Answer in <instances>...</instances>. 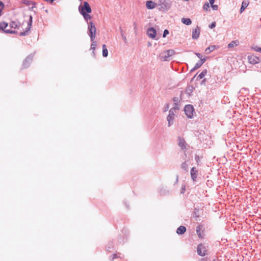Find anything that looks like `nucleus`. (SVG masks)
Returning <instances> with one entry per match:
<instances>
[{
  "instance_id": "1",
  "label": "nucleus",
  "mask_w": 261,
  "mask_h": 261,
  "mask_svg": "<svg viewBox=\"0 0 261 261\" xmlns=\"http://www.w3.org/2000/svg\"><path fill=\"white\" fill-rule=\"evenodd\" d=\"M171 0H159V5L161 6L160 11L166 12L168 11L171 6Z\"/></svg>"
},
{
  "instance_id": "2",
  "label": "nucleus",
  "mask_w": 261,
  "mask_h": 261,
  "mask_svg": "<svg viewBox=\"0 0 261 261\" xmlns=\"http://www.w3.org/2000/svg\"><path fill=\"white\" fill-rule=\"evenodd\" d=\"M79 10L81 14L84 13H90L92 12L91 7L87 2H84L83 5H80L79 7Z\"/></svg>"
},
{
  "instance_id": "3",
  "label": "nucleus",
  "mask_w": 261,
  "mask_h": 261,
  "mask_svg": "<svg viewBox=\"0 0 261 261\" xmlns=\"http://www.w3.org/2000/svg\"><path fill=\"white\" fill-rule=\"evenodd\" d=\"M88 29V34L90 37L91 41H93L95 38L96 27L92 21L89 22Z\"/></svg>"
},
{
  "instance_id": "4",
  "label": "nucleus",
  "mask_w": 261,
  "mask_h": 261,
  "mask_svg": "<svg viewBox=\"0 0 261 261\" xmlns=\"http://www.w3.org/2000/svg\"><path fill=\"white\" fill-rule=\"evenodd\" d=\"M184 111L186 115L188 118H192L193 116V112L194 111L193 106L191 105H186L184 108Z\"/></svg>"
},
{
  "instance_id": "5",
  "label": "nucleus",
  "mask_w": 261,
  "mask_h": 261,
  "mask_svg": "<svg viewBox=\"0 0 261 261\" xmlns=\"http://www.w3.org/2000/svg\"><path fill=\"white\" fill-rule=\"evenodd\" d=\"M175 51L173 49L167 50L161 54V59L164 61H167L170 57L174 55Z\"/></svg>"
},
{
  "instance_id": "6",
  "label": "nucleus",
  "mask_w": 261,
  "mask_h": 261,
  "mask_svg": "<svg viewBox=\"0 0 261 261\" xmlns=\"http://www.w3.org/2000/svg\"><path fill=\"white\" fill-rule=\"evenodd\" d=\"M197 251L199 255L204 256L206 254V247L202 244H200L197 246Z\"/></svg>"
},
{
  "instance_id": "7",
  "label": "nucleus",
  "mask_w": 261,
  "mask_h": 261,
  "mask_svg": "<svg viewBox=\"0 0 261 261\" xmlns=\"http://www.w3.org/2000/svg\"><path fill=\"white\" fill-rule=\"evenodd\" d=\"M8 26V23L5 22H0V30L3 31L5 33L8 34H15L17 33L14 30H7V28Z\"/></svg>"
},
{
  "instance_id": "8",
  "label": "nucleus",
  "mask_w": 261,
  "mask_h": 261,
  "mask_svg": "<svg viewBox=\"0 0 261 261\" xmlns=\"http://www.w3.org/2000/svg\"><path fill=\"white\" fill-rule=\"evenodd\" d=\"M33 56H34L33 55L31 54V55H29L25 59V60L23 61V62L22 63V67L23 68H28L30 66L31 63L33 61Z\"/></svg>"
},
{
  "instance_id": "9",
  "label": "nucleus",
  "mask_w": 261,
  "mask_h": 261,
  "mask_svg": "<svg viewBox=\"0 0 261 261\" xmlns=\"http://www.w3.org/2000/svg\"><path fill=\"white\" fill-rule=\"evenodd\" d=\"M33 17L32 16H30L29 21L28 23V27L26 28L25 31L21 32L19 34L21 36H27L29 34V32L31 29L32 26V22H33Z\"/></svg>"
},
{
  "instance_id": "10",
  "label": "nucleus",
  "mask_w": 261,
  "mask_h": 261,
  "mask_svg": "<svg viewBox=\"0 0 261 261\" xmlns=\"http://www.w3.org/2000/svg\"><path fill=\"white\" fill-rule=\"evenodd\" d=\"M174 114L173 112V109H171L169 112V115L167 117V121L168 122V126H170L173 123V120Z\"/></svg>"
},
{
  "instance_id": "11",
  "label": "nucleus",
  "mask_w": 261,
  "mask_h": 261,
  "mask_svg": "<svg viewBox=\"0 0 261 261\" xmlns=\"http://www.w3.org/2000/svg\"><path fill=\"white\" fill-rule=\"evenodd\" d=\"M248 60L249 63L254 65L258 63L260 61V59L258 57L254 55H250L248 56Z\"/></svg>"
},
{
  "instance_id": "12",
  "label": "nucleus",
  "mask_w": 261,
  "mask_h": 261,
  "mask_svg": "<svg viewBox=\"0 0 261 261\" xmlns=\"http://www.w3.org/2000/svg\"><path fill=\"white\" fill-rule=\"evenodd\" d=\"M147 35L152 39H154L156 35V32L154 28H149L147 31Z\"/></svg>"
},
{
  "instance_id": "13",
  "label": "nucleus",
  "mask_w": 261,
  "mask_h": 261,
  "mask_svg": "<svg viewBox=\"0 0 261 261\" xmlns=\"http://www.w3.org/2000/svg\"><path fill=\"white\" fill-rule=\"evenodd\" d=\"M200 32V29L198 26H197L196 28L192 31V39H197L199 37Z\"/></svg>"
},
{
  "instance_id": "14",
  "label": "nucleus",
  "mask_w": 261,
  "mask_h": 261,
  "mask_svg": "<svg viewBox=\"0 0 261 261\" xmlns=\"http://www.w3.org/2000/svg\"><path fill=\"white\" fill-rule=\"evenodd\" d=\"M190 174L192 179L194 182H195L196 180L198 174V170L195 167L192 168L190 171Z\"/></svg>"
},
{
  "instance_id": "15",
  "label": "nucleus",
  "mask_w": 261,
  "mask_h": 261,
  "mask_svg": "<svg viewBox=\"0 0 261 261\" xmlns=\"http://www.w3.org/2000/svg\"><path fill=\"white\" fill-rule=\"evenodd\" d=\"M178 146L182 150L187 149V148H186L187 144H186L184 138L179 137L178 138Z\"/></svg>"
},
{
  "instance_id": "16",
  "label": "nucleus",
  "mask_w": 261,
  "mask_h": 261,
  "mask_svg": "<svg viewBox=\"0 0 261 261\" xmlns=\"http://www.w3.org/2000/svg\"><path fill=\"white\" fill-rule=\"evenodd\" d=\"M206 58H203L201 59L197 63H196L194 67L193 68V69L191 70V71H193L199 68H200L202 65L205 62Z\"/></svg>"
},
{
  "instance_id": "17",
  "label": "nucleus",
  "mask_w": 261,
  "mask_h": 261,
  "mask_svg": "<svg viewBox=\"0 0 261 261\" xmlns=\"http://www.w3.org/2000/svg\"><path fill=\"white\" fill-rule=\"evenodd\" d=\"M21 3L23 4H25L27 6L33 5L32 7V9H33L34 7H35L36 3L34 2L29 1V0H22Z\"/></svg>"
},
{
  "instance_id": "18",
  "label": "nucleus",
  "mask_w": 261,
  "mask_h": 261,
  "mask_svg": "<svg viewBox=\"0 0 261 261\" xmlns=\"http://www.w3.org/2000/svg\"><path fill=\"white\" fill-rule=\"evenodd\" d=\"M146 6L148 9H152L155 8V4L151 1H148L146 2Z\"/></svg>"
},
{
  "instance_id": "19",
  "label": "nucleus",
  "mask_w": 261,
  "mask_h": 261,
  "mask_svg": "<svg viewBox=\"0 0 261 261\" xmlns=\"http://www.w3.org/2000/svg\"><path fill=\"white\" fill-rule=\"evenodd\" d=\"M186 227H185L184 226H180L177 229L176 233L178 234H182L186 232Z\"/></svg>"
},
{
  "instance_id": "20",
  "label": "nucleus",
  "mask_w": 261,
  "mask_h": 261,
  "mask_svg": "<svg viewBox=\"0 0 261 261\" xmlns=\"http://www.w3.org/2000/svg\"><path fill=\"white\" fill-rule=\"evenodd\" d=\"M91 41L92 42V44L91 45L90 49L93 50V51H92L93 56L94 57H95V53L94 52V50L95 49V48L96 46V42L95 41H94V40L93 41Z\"/></svg>"
},
{
  "instance_id": "21",
  "label": "nucleus",
  "mask_w": 261,
  "mask_h": 261,
  "mask_svg": "<svg viewBox=\"0 0 261 261\" xmlns=\"http://www.w3.org/2000/svg\"><path fill=\"white\" fill-rule=\"evenodd\" d=\"M216 48V45H211L205 49V53L206 54H208L214 50Z\"/></svg>"
},
{
  "instance_id": "22",
  "label": "nucleus",
  "mask_w": 261,
  "mask_h": 261,
  "mask_svg": "<svg viewBox=\"0 0 261 261\" xmlns=\"http://www.w3.org/2000/svg\"><path fill=\"white\" fill-rule=\"evenodd\" d=\"M108 55V51L105 44L102 45V56L103 57H107Z\"/></svg>"
},
{
  "instance_id": "23",
  "label": "nucleus",
  "mask_w": 261,
  "mask_h": 261,
  "mask_svg": "<svg viewBox=\"0 0 261 261\" xmlns=\"http://www.w3.org/2000/svg\"><path fill=\"white\" fill-rule=\"evenodd\" d=\"M181 22L186 25H190L191 24L192 21L190 18H183L181 19Z\"/></svg>"
},
{
  "instance_id": "24",
  "label": "nucleus",
  "mask_w": 261,
  "mask_h": 261,
  "mask_svg": "<svg viewBox=\"0 0 261 261\" xmlns=\"http://www.w3.org/2000/svg\"><path fill=\"white\" fill-rule=\"evenodd\" d=\"M248 6V3L245 2H243L242 4L241 7L240 8V13H242L244 10Z\"/></svg>"
},
{
  "instance_id": "25",
  "label": "nucleus",
  "mask_w": 261,
  "mask_h": 261,
  "mask_svg": "<svg viewBox=\"0 0 261 261\" xmlns=\"http://www.w3.org/2000/svg\"><path fill=\"white\" fill-rule=\"evenodd\" d=\"M206 73H207V70H203L198 75V76L197 77V80H198L202 79L203 77H204L205 76V75L206 74Z\"/></svg>"
},
{
  "instance_id": "26",
  "label": "nucleus",
  "mask_w": 261,
  "mask_h": 261,
  "mask_svg": "<svg viewBox=\"0 0 261 261\" xmlns=\"http://www.w3.org/2000/svg\"><path fill=\"white\" fill-rule=\"evenodd\" d=\"M81 15L83 16L84 19L86 22H88L89 20H90L92 18L91 16L90 15L89 13H85Z\"/></svg>"
},
{
  "instance_id": "27",
  "label": "nucleus",
  "mask_w": 261,
  "mask_h": 261,
  "mask_svg": "<svg viewBox=\"0 0 261 261\" xmlns=\"http://www.w3.org/2000/svg\"><path fill=\"white\" fill-rule=\"evenodd\" d=\"M120 31L121 35V37H122L123 40H124V41L125 43H127V40L126 37L124 35V32L121 28H120Z\"/></svg>"
},
{
  "instance_id": "28",
  "label": "nucleus",
  "mask_w": 261,
  "mask_h": 261,
  "mask_svg": "<svg viewBox=\"0 0 261 261\" xmlns=\"http://www.w3.org/2000/svg\"><path fill=\"white\" fill-rule=\"evenodd\" d=\"M181 168L185 170V171H187L188 170V165L187 164V163H186V162H185L184 163H182L181 165Z\"/></svg>"
},
{
  "instance_id": "29",
  "label": "nucleus",
  "mask_w": 261,
  "mask_h": 261,
  "mask_svg": "<svg viewBox=\"0 0 261 261\" xmlns=\"http://www.w3.org/2000/svg\"><path fill=\"white\" fill-rule=\"evenodd\" d=\"M17 23L15 21H11L10 23V27L11 29H15L17 27Z\"/></svg>"
},
{
  "instance_id": "30",
  "label": "nucleus",
  "mask_w": 261,
  "mask_h": 261,
  "mask_svg": "<svg viewBox=\"0 0 261 261\" xmlns=\"http://www.w3.org/2000/svg\"><path fill=\"white\" fill-rule=\"evenodd\" d=\"M193 217L195 218H198L199 217V210L197 208H195L194 212L193 213Z\"/></svg>"
},
{
  "instance_id": "31",
  "label": "nucleus",
  "mask_w": 261,
  "mask_h": 261,
  "mask_svg": "<svg viewBox=\"0 0 261 261\" xmlns=\"http://www.w3.org/2000/svg\"><path fill=\"white\" fill-rule=\"evenodd\" d=\"M237 45V42L236 41H233L228 44V47L229 48H232Z\"/></svg>"
},
{
  "instance_id": "32",
  "label": "nucleus",
  "mask_w": 261,
  "mask_h": 261,
  "mask_svg": "<svg viewBox=\"0 0 261 261\" xmlns=\"http://www.w3.org/2000/svg\"><path fill=\"white\" fill-rule=\"evenodd\" d=\"M252 49L257 52L260 53V51H261V47H260L257 45L252 46Z\"/></svg>"
},
{
  "instance_id": "33",
  "label": "nucleus",
  "mask_w": 261,
  "mask_h": 261,
  "mask_svg": "<svg viewBox=\"0 0 261 261\" xmlns=\"http://www.w3.org/2000/svg\"><path fill=\"white\" fill-rule=\"evenodd\" d=\"M210 8L209 4L208 3H205L203 6V9L204 10L207 11Z\"/></svg>"
},
{
  "instance_id": "34",
  "label": "nucleus",
  "mask_w": 261,
  "mask_h": 261,
  "mask_svg": "<svg viewBox=\"0 0 261 261\" xmlns=\"http://www.w3.org/2000/svg\"><path fill=\"white\" fill-rule=\"evenodd\" d=\"M169 33V31L167 29L165 30L163 32V37L164 38L166 37L167 35Z\"/></svg>"
},
{
  "instance_id": "35",
  "label": "nucleus",
  "mask_w": 261,
  "mask_h": 261,
  "mask_svg": "<svg viewBox=\"0 0 261 261\" xmlns=\"http://www.w3.org/2000/svg\"><path fill=\"white\" fill-rule=\"evenodd\" d=\"M173 101L174 102V105H176L179 101V98L178 97H174L173 99Z\"/></svg>"
},
{
  "instance_id": "36",
  "label": "nucleus",
  "mask_w": 261,
  "mask_h": 261,
  "mask_svg": "<svg viewBox=\"0 0 261 261\" xmlns=\"http://www.w3.org/2000/svg\"><path fill=\"white\" fill-rule=\"evenodd\" d=\"M169 105L168 103H166L164 108V111L166 112L169 110Z\"/></svg>"
},
{
  "instance_id": "37",
  "label": "nucleus",
  "mask_w": 261,
  "mask_h": 261,
  "mask_svg": "<svg viewBox=\"0 0 261 261\" xmlns=\"http://www.w3.org/2000/svg\"><path fill=\"white\" fill-rule=\"evenodd\" d=\"M216 27V22H212L210 25H209V28L210 29H213L215 27Z\"/></svg>"
},
{
  "instance_id": "38",
  "label": "nucleus",
  "mask_w": 261,
  "mask_h": 261,
  "mask_svg": "<svg viewBox=\"0 0 261 261\" xmlns=\"http://www.w3.org/2000/svg\"><path fill=\"white\" fill-rule=\"evenodd\" d=\"M172 109H173V112H174L176 110H177L179 109L178 107V104L177 103L176 105H174V107L172 108Z\"/></svg>"
},
{
  "instance_id": "39",
  "label": "nucleus",
  "mask_w": 261,
  "mask_h": 261,
  "mask_svg": "<svg viewBox=\"0 0 261 261\" xmlns=\"http://www.w3.org/2000/svg\"><path fill=\"white\" fill-rule=\"evenodd\" d=\"M211 6H212V7L213 9V10H218V7L217 5H214V4H213L212 5H211Z\"/></svg>"
},
{
  "instance_id": "40",
  "label": "nucleus",
  "mask_w": 261,
  "mask_h": 261,
  "mask_svg": "<svg viewBox=\"0 0 261 261\" xmlns=\"http://www.w3.org/2000/svg\"><path fill=\"white\" fill-rule=\"evenodd\" d=\"M195 54L196 55V56L199 58L200 59V60H201V59H202V55L199 54V53H195Z\"/></svg>"
},
{
  "instance_id": "41",
  "label": "nucleus",
  "mask_w": 261,
  "mask_h": 261,
  "mask_svg": "<svg viewBox=\"0 0 261 261\" xmlns=\"http://www.w3.org/2000/svg\"><path fill=\"white\" fill-rule=\"evenodd\" d=\"M186 190V187L185 186H182L181 189V193L183 194Z\"/></svg>"
},
{
  "instance_id": "42",
  "label": "nucleus",
  "mask_w": 261,
  "mask_h": 261,
  "mask_svg": "<svg viewBox=\"0 0 261 261\" xmlns=\"http://www.w3.org/2000/svg\"><path fill=\"white\" fill-rule=\"evenodd\" d=\"M196 231H197V233L199 237H200V233L199 232V227L196 228Z\"/></svg>"
},
{
  "instance_id": "43",
  "label": "nucleus",
  "mask_w": 261,
  "mask_h": 261,
  "mask_svg": "<svg viewBox=\"0 0 261 261\" xmlns=\"http://www.w3.org/2000/svg\"><path fill=\"white\" fill-rule=\"evenodd\" d=\"M117 257H118V254H114L113 255V258H112V260H113L114 258H117Z\"/></svg>"
},
{
  "instance_id": "44",
  "label": "nucleus",
  "mask_w": 261,
  "mask_h": 261,
  "mask_svg": "<svg viewBox=\"0 0 261 261\" xmlns=\"http://www.w3.org/2000/svg\"><path fill=\"white\" fill-rule=\"evenodd\" d=\"M210 3L211 5H212L214 3L215 0H209Z\"/></svg>"
},
{
  "instance_id": "45",
  "label": "nucleus",
  "mask_w": 261,
  "mask_h": 261,
  "mask_svg": "<svg viewBox=\"0 0 261 261\" xmlns=\"http://www.w3.org/2000/svg\"><path fill=\"white\" fill-rule=\"evenodd\" d=\"M45 1L49 2L50 3H53L55 0H45Z\"/></svg>"
},
{
  "instance_id": "46",
  "label": "nucleus",
  "mask_w": 261,
  "mask_h": 261,
  "mask_svg": "<svg viewBox=\"0 0 261 261\" xmlns=\"http://www.w3.org/2000/svg\"><path fill=\"white\" fill-rule=\"evenodd\" d=\"M199 159V156L198 155L195 156V160L198 162V160Z\"/></svg>"
},
{
  "instance_id": "47",
  "label": "nucleus",
  "mask_w": 261,
  "mask_h": 261,
  "mask_svg": "<svg viewBox=\"0 0 261 261\" xmlns=\"http://www.w3.org/2000/svg\"><path fill=\"white\" fill-rule=\"evenodd\" d=\"M200 261H207V259L205 258H202L201 259Z\"/></svg>"
},
{
  "instance_id": "48",
  "label": "nucleus",
  "mask_w": 261,
  "mask_h": 261,
  "mask_svg": "<svg viewBox=\"0 0 261 261\" xmlns=\"http://www.w3.org/2000/svg\"><path fill=\"white\" fill-rule=\"evenodd\" d=\"M111 249L110 246L107 247V250L110 251V249Z\"/></svg>"
},
{
  "instance_id": "49",
  "label": "nucleus",
  "mask_w": 261,
  "mask_h": 261,
  "mask_svg": "<svg viewBox=\"0 0 261 261\" xmlns=\"http://www.w3.org/2000/svg\"><path fill=\"white\" fill-rule=\"evenodd\" d=\"M134 29H136V23L135 22L134 23Z\"/></svg>"
},
{
  "instance_id": "50",
  "label": "nucleus",
  "mask_w": 261,
  "mask_h": 261,
  "mask_svg": "<svg viewBox=\"0 0 261 261\" xmlns=\"http://www.w3.org/2000/svg\"><path fill=\"white\" fill-rule=\"evenodd\" d=\"M0 5H2V6H4V4L3 3V2H2L1 1H0Z\"/></svg>"
},
{
  "instance_id": "51",
  "label": "nucleus",
  "mask_w": 261,
  "mask_h": 261,
  "mask_svg": "<svg viewBox=\"0 0 261 261\" xmlns=\"http://www.w3.org/2000/svg\"><path fill=\"white\" fill-rule=\"evenodd\" d=\"M205 81V79H204L202 80L201 84H202Z\"/></svg>"
},
{
  "instance_id": "52",
  "label": "nucleus",
  "mask_w": 261,
  "mask_h": 261,
  "mask_svg": "<svg viewBox=\"0 0 261 261\" xmlns=\"http://www.w3.org/2000/svg\"><path fill=\"white\" fill-rule=\"evenodd\" d=\"M2 11V9H0V13H1Z\"/></svg>"
},
{
  "instance_id": "53",
  "label": "nucleus",
  "mask_w": 261,
  "mask_h": 261,
  "mask_svg": "<svg viewBox=\"0 0 261 261\" xmlns=\"http://www.w3.org/2000/svg\"><path fill=\"white\" fill-rule=\"evenodd\" d=\"M178 181V176H177V179H176V181Z\"/></svg>"
},
{
  "instance_id": "54",
  "label": "nucleus",
  "mask_w": 261,
  "mask_h": 261,
  "mask_svg": "<svg viewBox=\"0 0 261 261\" xmlns=\"http://www.w3.org/2000/svg\"><path fill=\"white\" fill-rule=\"evenodd\" d=\"M213 261H216V260H213Z\"/></svg>"
},
{
  "instance_id": "55",
  "label": "nucleus",
  "mask_w": 261,
  "mask_h": 261,
  "mask_svg": "<svg viewBox=\"0 0 261 261\" xmlns=\"http://www.w3.org/2000/svg\"><path fill=\"white\" fill-rule=\"evenodd\" d=\"M80 1H82V0H79Z\"/></svg>"
},
{
  "instance_id": "56",
  "label": "nucleus",
  "mask_w": 261,
  "mask_h": 261,
  "mask_svg": "<svg viewBox=\"0 0 261 261\" xmlns=\"http://www.w3.org/2000/svg\"><path fill=\"white\" fill-rule=\"evenodd\" d=\"M260 53H261V51H260Z\"/></svg>"
}]
</instances>
